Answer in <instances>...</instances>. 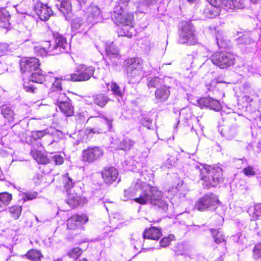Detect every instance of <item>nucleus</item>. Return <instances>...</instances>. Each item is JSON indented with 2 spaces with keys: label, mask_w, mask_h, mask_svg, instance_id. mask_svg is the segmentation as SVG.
<instances>
[{
  "label": "nucleus",
  "mask_w": 261,
  "mask_h": 261,
  "mask_svg": "<svg viewBox=\"0 0 261 261\" xmlns=\"http://www.w3.org/2000/svg\"><path fill=\"white\" fill-rule=\"evenodd\" d=\"M195 168L199 171L201 179L204 181L203 184L207 188L215 187L222 181V170L220 167L198 163Z\"/></svg>",
  "instance_id": "obj_1"
},
{
  "label": "nucleus",
  "mask_w": 261,
  "mask_h": 261,
  "mask_svg": "<svg viewBox=\"0 0 261 261\" xmlns=\"http://www.w3.org/2000/svg\"><path fill=\"white\" fill-rule=\"evenodd\" d=\"M124 201L137 196L139 193V197L135 198L134 201L141 204H145L147 202V188L146 184L140 180L133 182L130 187L124 191Z\"/></svg>",
  "instance_id": "obj_2"
},
{
  "label": "nucleus",
  "mask_w": 261,
  "mask_h": 261,
  "mask_svg": "<svg viewBox=\"0 0 261 261\" xmlns=\"http://www.w3.org/2000/svg\"><path fill=\"white\" fill-rule=\"evenodd\" d=\"M179 28V43L193 45L197 42L194 27L190 22L182 21L180 23Z\"/></svg>",
  "instance_id": "obj_3"
},
{
  "label": "nucleus",
  "mask_w": 261,
  "mask_h": 261,
  "mask_svg": "<svg viewBox=\"0 0 261 261\" xmlns=\"http://www.w3.org/2000/svg\"><path fill=\"white\" fill-rule=\"evenodd\" d=\"M94 68L83 64L76 65L75 73L67 75L65 79L72 82H82L89 80L93 76Z\"/></svg>",
  "instance_id": "obj_4"
},
{
  "label": "nucleus",
  "mask_w": 261,
  "mask_h": 261,
  "mask_svg": "<svg viewBox=\"0 0 261 261\" xmlns=\"http://www.w3.org/2000/svg\"><path fill=\"white\" fill-rule=\"evenodd\" d=\"M210 59L214 64L224 69L234 64L235 57L230 52L220 51L213 54Z\"/></svg>",
  "instance_id": "obj_5"
},
{
  "label": "nucleus",
  "mask_w": 261,
  "mask_h": 261,
  "mask_svg": "<svg viewBox=\"0 0 261 261\" xmlns=\"http://www.w3.org/2000/svg\"><path fill=\"white\" fill-rule=\"evenodd\" d=\"M151 205L166 211L168 210V204L164 198L163 193L155 187L150 188L148 193V201Z\"/></svg>",
  "instance_id": "obj_6"
},
{
  "label": "nucleus",
  "mask_w": 261,
  "mask_h": 261,
  "mask_svg": "<svg viewBox=\"0 0 261 261\" xmlns=\"http://www.w3.org/2000/svg\"><path fill=\"white\" fill-rule=\"evenodd\" d=\"M219 203L217 196L212 193H208L200 197L195 203V207L199 211L211 210Z\"/></svg>",
  "instance_id": "obj_7"
},
{
  "label": "nucleus",
  "mask_w": 261,
  "mask_h": 261,
  "mask_svg": "<svg viewBox=\"0 0 261 261\" xmlns=\"http://www.w3.org/2000/svg\"><path fill=\"white\" fill-rule=\"evenodd\" d=\"M126 74L129 78L140 77L142 72L143 61L138 58H132L126 60Z\"/></svg>",
  "instance_id": "obj_8"
},
{
  "label": "nucleus",
  "mask_w": 261,
  "mask_h": 261,
  "mask_svg": "<svg viewBox=\"0 0 261 261\" xmlns=\"http://www.w3.org/2000/svg\"><path fill=\"white\" fill-rule=\"evenodd\" d=\"M28 76L29 77V82H24L23 87L27 92L31 93L36 92L37 88L33 84L34 83L42 84L46 79L42 70L39 67Z\"/></svg>",
  "instance_id": "obj_9"
},
{
  "label": "nucleus",
  "mask_w": 261,
  "mask_h": 261,
  "mask_svg": "<svg viewBox=\"0 0 261 261\" xmlns=\"http://www.w3.org/2000/svg\"><path fill=\"white\" fill-rule=\"evenodd\" d=\"M113 19L115 23L117 24L130 25L133 19V15L131 13H127L122 9V7H115L114 8Z\"/></svg>",
  "instance_id": "obj_10"
},
{
  "label": "nucleus",
  "mask_w": 261,
  "mask_h": 261,
  "mask_svg": "<svg viewBox=\"0 0 261 261\" xmlns=\"http://www.w3.org/2000/svg\"><path fill=\"white\" fill-rule=\"evenodd\" d=\"M39 60L36 58H25L20 61V66L22 73L30 75L39 66Z\"/></svg>",
  "instance_id": "obj_11"
},
{
  "label": "nucleus",
  "mask_w": 261,
  "mask_h": 261,
  "mask_svg": "<svg viewBox=\"0 0 261 261\" xmlns=\"http://www.w3.org/2000/svg\"><path fill=\"white\" fill-rule=\"evenodd\" d=\"M103 150L98 147H89L83 151L82 160L89 163L94 162L103 155Z\"/></svg>",
  "instance_id": "obj_12"
},
{
  "label": "nucleus",
  "mask_w": 261,
  "mask_h": 261,
  "mask_svg": "<svg viewBox=\"0 0 261 261\" xmlns=\"http://www.w3.org/2000/svg\"><path fill=\"white\" fill-rule=\"evenodd\" d=\"M69 46L66 39L62 36L58 35L55 38V44L51 46L53 53L52 55H56L67 50Z\"/></svg>",
  "instance_id": "obj_13"
},
{
  "label": "nucleus",
  "mask_w": 261,
  "mask_h": 261,
  "mask_svg": "<svg viewBox=\"0 0 261 261\" xmlns=\"http://www.w3.org/2000/svg\"><path fill=\"white\" fill-rule=\"evenodd\" d=\"M238 44L242 49L247 52L251 51L256 46L255 42L250 37L248 34H244L238 39Z\"/></svg>",
  "instance_id": "obj_14"
},
{
  "label": "nucleus",
  "mask_w": 261,
  "mask_h": 261,
  "mask_svg": "<svg viewBox=\"0 0 261 261\" xmlns=\"http://www.w3.org/2000/svg\"><path fill=\"white\" fill-rule=\"evenodd\" d=\"M103 181L108 185H111L115 181L118 177V173L114 167L105 169L101 172Z\"/></svg>",
  "instance_id": "obj_15"
},
{
  "label": "nucleus",
  "mask_w": 261,
  "mask_h": 261,
  "mask_svg": "<svg viewBox=\"0 0 261 261\" xmlns=\"http://www.w3.org/2000/svg\"><path fill=\"white\" fill-rule=\"evenodd\" d=\"M87 221L88 218L85 215H74L67 220V226L68 229H75Z\"/></svg>",
  "instance_id": "obj_16"
},
{
  "label": "nucleus",
  "mask_w": 261,
  "mask_h": 261,
  "mask_svg": "<svg viewBox=\"0 0 261 261\" xmlns=\"http://www.w3.org/2000/svg\"><path fill=\"white\" fill-rule=\"evenodd\" d=\"M0 113L3 118L9 123L14 121L16 114L14 109L9 105H3L0 107Z\"/></svg>",
  "instance_id": "obj_17"
},
{
  "label": "nucleus",
  "mask_w": 261,
  "mask_h": 261,
  "mask_svg": "<svg viewBox=\"0 0 261 261\" xmlns=\"http://www.w3.org/2000/svg\"><path fill=\"white\" fill-rule=\"evenodd\" d=\"M35 11L40 19L43 21L48 20L53 14V11L50 8L41 3L37 4Z\"/></svg>",
  "instance_id": "obj_18"
},
{
  "label": "nucleus",
  "mask_w": 261,
  "mask_h": 261,
  "mask_svg": "<svg viewBox=\"0 0 261 261\" xmlns=\"http://www.w3.org/2000/svg\"><path fill=\"white\" fill-rule=\"evenodd\" d=\"M170 95L169 88L166 86H162L158 88L155 92V98L158 102L166 101Z\"/></svg>",
  "instance_id": "obj_19"
},
{
  "label": "nucleus",
  "mask_w": 261,
  "mask_h": 261,
  "mask_svg": "<svg viewBox=\"0 0 261 261\" xmlns=\"http://www.w3.org/2000/svg\"><path fill=\"white\" fill-rule=\"evenodd\" d=\"M34 50L37 55L41 56L53 55L50 54V53H53L49 41L44 42L42 45H37L35 46Z\"/></svg>",
  "instance_id": "obj_20"
},
{
  "label": "nucleus",
  "mask_w": 261,
  "mask_h": 261,
  "mask_svg": "<svg viewBox=\"0 0 261 261\" xmlns=\"http://www.w3.org/2000/svg\"><path fill=\"white\" fill-rule=\"evenodd\" d=\"M53 73L51 72L48 73L47 75H46V78H50V80L52 83V86L50 88L51 92H56V91H62V83L61 82L63 80H66L65 79V77H66L67 76H64V79L63 77H57L55 76H52Z\"/></svg>",
  "instance_id": "obj_21"
},
{
  "label": "nucleus",
  "mask_w": 261,
  "mask_h": 261,
  "mask_svg": "<svg viewBox=\"0 0 261 261\" xmlns=\"http://www.w3.org/2000/svg\"><path fill=\"white\" fill-rule=\"evenodd\" d=\"M88 20L90 23H95L101 18V12L99 8L92 6L88 8Z\"/></svg>",
  "instance_id": "obj_22"
},
{
  "label": "nucleus",
  "mask_w": 261,
  "mask_h": 261,
  "mask_svg": "<svg viewBox=\"0 0 261 261\" xmlns=\"http://www.w3.org/2000/svg\"><path fill=\"white\" fill-rule=\"evenodd\" d=\"M56 6L64 16L71 11V4L69 0H58Z\"/></svg>",
  "instance_id": "obj_23"
},
{
  "label": "nucleus",
  "mask_w": 261,
  "mask_h": 261,
  "mask_svg": "<svg viewBox=\"0 0 261 261\" xmlns=\"http://www.w3.org/2000/svg\"><path fill=\"white\" fill-rule=\"evenodd\" d=\"M174 251L178 255H185L190 258H193L192 249L188 246L183 244H178L175 247Z\"/></svg>",
  "instance_id": "obj_24"
},
{
  "label": "nucleus",
  "mask_w": 261,
  "mask_h": 261,
  "mask_svg": "<svg viewBox=\"0 0 261 261\" xmlns=\"http://www.w3.org/2000/svg\"><path fill=\"white\" fill-rule=\"evenodd\" d=\"M135 33V30L132 25H123L118 30V34L119 36H126L128 38H131Z\"/></svg>",
  "instance_id": "obj_25"
},
{
  "label": "nucleus",
  "mask_w": 261,
  "mask_h": 261,
  "mask_svg": "<svg viewBox=\"0 0 261 261\" xmlns=\"http://www.w3.org/2000/svg\"><path fill=\"white\" fill-rule=\"evenodd\" d=\"M251 223L257 226H261V204H257L254 206L252 213Z\"/></svg>",
  "instance_id": "obj_26"
},
{
  "label": "nucleus",
  "mask_w": 261,
  "mask_h": 261,
  "mask_svg": "<svg viewBox=\"0 0 261 261\" xmlns=\"http://www.w3.org/2000/svg\"><path fill=\"white\" fill-rule=\"evenodd\" d=\"M50 96L55 100L57 105L61 103L68 102V98L64 93L61 91L50 92L49 93Z\"/></svg>",
  "instance_id": "obj_27"
},
{
  "label": "nucleus",
  "mask_w": 261,
  "mask_h": 261,
  "mask_svg": "<svg viewBox=\"0 0 261 261\" xmlns=\"http://www.w3.org/2000/svg\"><path fill=\"white\" fill-rule=\"evenodd\" d=\"M31 154L33 158L39 164L45 165L49 163L48 159L40 151L37 150H32L31 151Z\"/></svg>",
  "instance_id": "obj_28"
},
{
  "label": "nucleus",
  "mask_w": 261,
  "mask_h": 261,
  "mask_svg": "<svg viewBox=\"0 0 261 261\" xmlns=\"http://www.w3.org/2000/svg\"><path fill=\"white\" fill-rule=\"evenodd\" d=\"M58 107L66 116L69 117L73 115V107L69 102L58 104Z\"/></svg>",
  "instance_id": "obj_29"
},
{
  "label": "nucleus",
  "mask_w": 261,
  "mask_h": 261,
  "mask_svg": "<svg viewBox=\"0 0 261 261\" xmlns=\"http://www.w3.org/2000/svg\"><path fill=\"white\" fill-rule=\"evenodd\" d=\"M94 103L98 106L103 108L109 101V98L102 94H99L92 96Z\"/></svg>",
  "instance_id": "obj_30"
},
{
  "label": "nucleus",
  "mask_w": 261,
  "mask_h": 261,
  "mask_svg": "<svg viewBox=\"0 0 261 261\" xmlns=\"http://www.w3.org/2000/svg\"><path fill=\"white\" fill-rule=\"evenodd\" d=\"M226 7L231 9H241L245 7L244 0H231L227 1Z\"/></svg>",
  "instance_id": "obj_31"
},
{
  "label": "nucleus",
  "mask_w": 261,
  "mask_h": 261,
  "mask_svg": "<svg viewBox=\"0 0 261 261\" xmlns=\"http://www.w3.org/2000/svg\"><path fill=\"white\" fill-rule=\"evenodd\" d=\"M107 55L110 58H119V51L113 42L106 47Z\"/></svg>",
  "instance_id": "obj_32"
},
{
  "label": "nucleus",
  "mask_w": 261,
  "mask_h": 261,
  "mask_svg": "<svg viewBox=\"0 0 261 261\" xmlns=\"http://www.w3.org/2000/svg\"><path fill=\"white\" fill-rule=\"evenodd\" d=\"M161 235L160 229L156 227H151L148 229V239L158 240Z\"/></svg>",
  "instance_id": "obj_33"
},
{
  "label": "nucleus",
  "mask_w": 261,
  "mask_h": 261,
  "mask_svg": "<svg viewBox=\"0 0 261 261\" xmlns=\"http://www.w3.org/2000/svg\"><path fill=\"white\" fill-rule=\"evenodd\" d=\"M107 87L109 90L111 91L113 94L115 96L121 97L122 96V92L120 88L116 84V83L112 82L111 83H107Z\"/></svg>",
  "instance_id": "obj_34"
},
{
  "label": "nucleus",
  "mask_w": 261,
  "mask_h": 261,
  "mask_svg": "<svg viewBox=\"0 0 261 261\" xmlns=\"http://www.w3.org/2000/svg\"><path fill=\"white\" fill-rule=\"evenodd\" d=\"M211 231L214 241L216 243L219 244L225 241V236L219 230L212 229Z\"/></svg>",
  "instance_id": "obj_35"
},
{
  "label": "nucleus",
  "mask_w": 261,
  "mask_h": 261,
  "mask_svg": "<svg viewBox=\"0 0 261 261\" xmlns=\"http://www.w3.org/2000/svg\"><path fill=\"white\" fill-rule=\"evenodd\" d=\"M79 197L77 194L70 193H68V198L66 200L67 203L72 207H76L79 204Z\"/></svg>",
  "instance_id": "obj_36"
},
{
  "label": "nucleus",
  "mask_w": 261,
  "mask_h": 261,
  "mask_svg": "<svg viewBox=\"0 0 261 261\" xmlns=\"http://www.w3.org/2000/svg\"><path fill=\"white\" fill-rule=\"evenodd\" d=\"M216 39L217 45L220 47L225 48L228 45V41L225 38L222 33L218 32L216 34Z\"/></svg>",
  "instance_id": "obj_37"
},
{
  "label": "nucleus",
  "mask_w": 261,
  "mask_h": 261,
  "mask_svg": "<svg viewBox=\"0 0 261 261\" xmlns=\"http://www.w3.org/2000/svg\"><path fill=\"white\" fill-rule=\"evenodd\" d=\"M50 130H52V129L50 128L49 129H46L43 130L33 131L32 132V137L34 139L37 140L41 138L45 135L49 134L50 133V134H53V132H50Z\"/></svg>",
  "instance_id": "obj_38"
},
{
  "label": "nucleus",
  "mask_w": 261,
  "mask_h": 261,
  "mask_svg": "<svg viewBox=\"0 0 261 261\" xmlns=\"http://www.w3.org/2000/svg\"><path fill=\"white\" fill-rule=\"evenodd\" d=\"M12 199V195L8 193H0V207H3L9 204Z\"/></svg>",
  "instance_id": "obj_39"
},
{
  "label": "nucleus",
  "mask_w": 261,
  "mask_h": 261,
  "mask_svg": "<svg viewBox=\"0 0 261 261\" xmlns=\"http://www.w3.org/2000/svg\"><path fill=\"white\" fill-rule=\"evenodd\" d=\"M27 258L32 261H37L41 257V253L36 250H31L28 252L26 254Z\"/></svg>",
  "instance_id": "obj_40"
},
{
  "label": "nucleus",
  "mask_w": 261,
  "mask_h": 261,
  "mask_svg": "<svg viewBox=\"0 0 261 261\" xmlns=\"http://www.w3.org/2000/svg\"><path fill=\"white\" fill-rule=\"evenodd\" d=\"M65 188L67 190V192L71 189L73 186V182L72 179L69 177L68 173H66L62 176Z\"/></svg>",
  "instance_id": "obj_41"
},
{
  "label": "nucleus",
  "mask_w": 261,
  "mask_h": 261,
  "mask_svg": "<svg viewBox=\"0 0 261 261\" xmlns=\"http://www.w3.org/2000/svg\"><path fill=\"white\" fill-rule=\"evenodd\" d=\"M9 212L11 217L15 219H17L21 212V207L20 206H13L9 208Z\"/></svg>",
  "instance_id": "obj_42"
},
{
  "label": "nucleus",
  "mask_w": 261,
  "mask_h": 261,
  "mask_svg": "<svg viewBox=\"0 0 261 261\" xmlns=\"http://www.w3.org/2000/svg\"><path fill=\"white\" fill-rule=\"evenodd\" d=\"M9 15L5 10H0V27H4L8 23Z\"/></svg>",
  "instance_id": "obj_43"
},
{
  "label": "nucleus",
  "mask_w": 261,
  "mask_h": 261,
  "mask_svg": "<svg viewBox=\"0 0 261 261\" xmlns=\"http://www.w3.org/2000/svg\"><path fill=\"white\" fill-rule=\"evenodd\" d=\"M174 239V236L173 234H170L167 237L163 238L160 242V245L157 248L160 249V247H166L170 244L171 241Z\"/></svg>",
  "instance_id": "obj_44"
},
{
  "label": "nucleus",
  "mask_w": 261,
  "mask_h": 261,
  "mask_svg": "<svg viewBox=\"0 0 261 261\" xmlns=\"http://www.w3.org/2000/svg\"><path fill=\"white\" fill-rule=\"evenodd\" d=\"M210 101L207 108H209L212 110H214L215 111H219L221 110V105L219 101L214 99L212 97H211V100Z\"/></svg>",
  "instance_id": "obj_45"
},
{
  "label": "nucleus",
  "mask_w": 261,
  "mask_h": 261,
  "mask_svg": "<svg viewBox=\"0 0 261 261\" xmlns=\"http://www.w3.org/2000/svg\"><path fill=\"white\" fill-rule=\"evenodd\" d=\"M37 193L36 192H27L22 194V199L24 201L33 200L37 197Z\"/></svg>",
  "instance_id": "obj_46"
},
{
  "label": "nucleus",
  "mask_w": 261,
  "mask_h": 261,
  "mask_svg": "<svg viewBox=\"0 0 261 261\" xmlns=\"http://www.w3.org/2000/svg\"><path fill=\"white\" fill-rule=\"evenodd\" d=\"M253 257L258 260L261 258V243L256 244L253 250Z\"/></svg>",
  "instance_id": "obj_47"
},
{
  "label": "nucleus",
  "mask_w": 261,
  "mask_h": 261,
  "mask_svg": "<svg viewBox=\"0 0 261 261\" xmlns=\"http://www.w3.org/2000/svg\"><path fill=\"white\" fill-rule=\"evenodd\" d=\"M82 250L79 247H75L72 249L68 253V255L71 258H76L82 254Z\"/></svg>",
  "instance_id": "obj_48"
},
{
  "label": "nucleus",
  "mask_w": 261,
  "mask_h": 261,
  "mask_svg": "<svg viewBox=\"0 0 261 261\" xmlns=\"http://www.w3.org/2000/svg\"><path fill=\"white\" fill-rule=\"evenodd\" d=\"M207 2L215 7H220L222 5L226 6L227 1L226 0H207Z\"/></svg>",
  "instance_id": "obj_49"
},
{
  "label": "nucleus",
  "mask_w": 261,
  "mask_h": 261,
  "mask_svg": "<svg viewBox=\"0 0 261 261\" xmlns=\"http://www.w3.org/2000/svg\"><path fill=\"white\" fill-rule=\"evenodd\" d=\"M211 97H202L197 100V103L200 107H208Z\"/></svg>",
  "instance_id": "obj_50"
},
{
  "label": "nucleus",
  "mask_w": 261,
  "mask_h": 261,
  "mask_svg": "<svg viewBox=\"0 0 261 261\" xmlns=\"http://www.w3.org/2000/svg\"><path fill=\"white\" fill-rule=\"evenodd\" d=\"M83 23V21L80 18L73 19L71 24L72 29L74 30H78Z\"/></svg>",
  "instance_id": "obj_51"
},
{
  "label": "nucleus",
  "mask_w": 261,
  "mask_h": 261,
  "mask_svg": "<svg viewBox=\"0 0 261 261\" xmlns=\"http://www.w3.org/2000/svg\"><path fill=\"white\" fill-rule=\"evenodd\" d=\"M133 145L132 142L129 139H125L120 145V149L122 150H126L129 149Z\"/></svg>",
  "instance_id": "obj_52"
},
{
  "label": "nucleus",
  "mask_w": 261,
  "mask_h": 261,
  "mask_svg": "<svg viewBox=\"0 0 261 261\" xmlns=\"http://www.w3.org/2000/svg\"><path fill=\"white\" fill-rule=\"evenodd\" d=\"M53 162L55 165H61L63 163V158L59 154H56L52 156Z\"/></svg>",
  "instance_id": "obj_53"
},
{
  "label": "nucleus",
  "mask_w": 261,
  "mask_h": 261,
  "mask_svg": "<svg viewBox=\"0 0 261 261\" xmlns=\"http://www.w3.org/2000/svg\"><path fill=\"white\" fill-rule=\"evenodd\" d=\"M243 172L245 175L248 176H254L255 174V172L254 171L253 168L251 166H248L245 168L243 170Z\"/></svg>",
  "instance_id": "obj_54"
},
{
  "label": "nucleus",
  "mask_w": 261,
  "mask_h": 261,
  "mask_svg": "<svg viewBox=\"0 0 261 261\" xmlns=\"http://www.w3.org/2000/svg\"><path fill=\"white\" fill-rule=\"evenodd\" d=\"M160 80V79L156 77L150 79L148 83V87H155L159 84Z\"/></svg>",
  "instance_id": "obj_55"
},
{
  "label": "nucleus",
  "mask_w": 261,
  "mask_h": 261,
  "mask_svg": "<svg viewBox=\"0 0 261 261\" xmlns=\"http://www.w3.org/2000/svg\"><path fill=\"white\" fill-rule=\"evenodd\" d=\"M138 10L141 13H144L147 10V2L144 0L142 2H140L138 6Z\"/></svg>",
  "instance_id": "obj_56"
},
{
  "label": "nucleus",
  "mask_w": 261,
  "mask_h": 261,
  "mask_svg": "<svg viewBox=\"0 0 261 261\" xmlns=\"http://www.w3.org/2000/svg\"><path fill=\"white\" fill-rule=\"evenodd\" d=\"M8 50V45L4 43H0V56L5 54Z\"/></svg>",
  "instance_id": "obj_57"
},
{
  "label": "nucleus",
  "mask_w": 261,
  "mask_h": 261,
  "mask_svg": "<svg viewBox=\"0 0 261 261\" xmlns=\"http://www.w3.org/2000/svg\"><path fill=\"white\" fill-rule=\"evenodd\" d=\"M87 113L86 112H82L79 113V115L76 116V120L80 122H84L86 120V115Z\"/></svg>",
  "instance_id": "obj_58"
},
{
  "label": "nucleus",
  "mask_w": 261,
  "mask_h": 261,
  "mask_svg": "<svg viewBox=\"0 0 261 261\" xmlns=\"http://www.w3.org/2000/svg\"><path fill=\"white\" fill-rule=\"evenodd\" d=\"M130 0H119L118 5L116 7H121L122 9H124L127 7Z\"/></svg>",
  "instance_id": "obj_59"
},
{
  "label": "nucleus",
  "mask_w": 261,
  "mask_h": 261,
  "mask_svg": "<svg viewBox=\"0 0 261 261\" xmlns=\"http://www.w3.org/2000/svg\"><path fill=\"white\" fill-rule=\"evenodd\" d=\"M175 160L174 158H168L165 163L166 167L168 168H171L175 163Z\"/></svg>",
  "instance_id": "obj_60"
},
{
  "label": "nucleus",
  "mask_w": 261,
  "mask_h": 261,
  "mask_svg": "<svg viewBox=\"0 0 261 261\" xmlns=\"http://www.w3.org/2000/svg\"><path fill=\"white\" fill-rule=\"evenodd\" d=\"M104 119L107 123L109 128H111L112 127V123L113 121V119L112 118H109L106 117H104Z\"/></svg>",
  "instance_id": "obj_61"
},
{
  "label": "nucleus",
  "mask_w": 261,
  "mask_h": 261,
  "mask_svg": "<svg viewBox=\"0 0 261 261\" xmlns=\"http://www.w3.org/2000/svg\"><path fill=\"white\" fill-rule=\"evenodd\" d=\"M135 238H131V243H132V245H134V248L135 249H136V248L138 249V248H140L141 246V243H137L136 244L135 243Z\"/></svg>",
  "instance_id": "obj_62"
},
{
  "label": "nucleus",
  "mask_w": 261,
  "mask_h": 261,
  "mask_svg": "<svg viewBox=\"0 0 261 261\" xmlns=\"http://www.w3.org/2000/svg\"><path fill=\"white\" fill-rule=\"evenodd\" d=\"M88 131H89V132H88L89 134H90L91 133H93V134H95V133L99 134L100 133V130H96L95 128H91L89 130H88Z\"/></svg>",
  "instance_id": "obj_63"
},
{
  "label": "nucleus",
  "mask_w": 261,
  "mask_h": 261,
  "mask_svg": "<svg viewBox=\"0 0 261 261\" xmlns=\"http://www.w3.org/2000/svg\"><path fill=\"white\" fill-rule=\"evenodd\" d=\"M245 98H246V100H247V101L251 102V101H252V99H251V98L249 97V96H245Z\"/></svg>",
  "instance_id": "obj_64"
}]
</instances>
